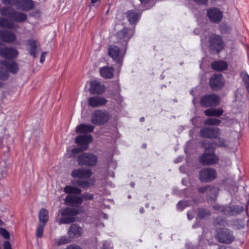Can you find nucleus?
Masks as SVG:
<instances>
[{
  "mask_svg": "<svg viewBox=\"0 0 249 249\" xmlns=\"http://www.w3.org/2000/svg\"><path fill=\"white\" fill-rule=\"evenodd\" d=\"M134 185H135V184H134V183H131V186L132 187H133L134 186Z\"/></svg>",
  "mask_w": 249,
  "mask_h": 249,
  "instance_id": "680f3d73",
  "label": "nucleus"
},
{
  "mask_svg": "<svg viewBox=\"0 0 249 249\" xmlns=\"http://www.w3.org/2000/svg\"><path fill=\"white\" fill-rule=\"evenodd\" d=\"M223 113V110L220 108L208 109L205 111V114L208 116L218 117Z\"/></svg>",
  "mask_w": 249,
  "mask_h": 249,
  "instance_id": "cd10ccee",
  "label": "nucleus"
},
{
  "mask_svg": "<svg viewBox=\"0 0 249 249\" xmlns=\"http://www.w3.org/2000/svg\"><path fill=\"white\" fill-rule=\"evenodd\" d=\"M28 46V51L30 54L34 57L37 56V53L40 51V44L39 42L34 39H31L27 41Z\"/></svg>",
  "mask_w": 249,
  "mask_h": 249,
  "instance_id": "a211bd4d",
  "label": "nucleus"
},
{
  "mask_svg": "<svg viewBox=\"0 0 249 249\" xmlns=\"http://www.w3.org/2000/svg\"><path fill=\"white\" fill-rule=\"evenodd\" d=\"M216 177V171L212 168L202 169L199 173V179L202 182H208L213 180Z\"/></svg>",
  "mask_w": 249,
  "mask_h": 249,
  "instance_id": "9d476101",
  "label": "nucleus"
},
{
  "mask_svg": "<svg viewBox=\"0 0 249 249\" xmlns=\"http://www.w3.org/2000/svg\"><path fill=\"white\" fill-rule=\"evenodd\" d=\"M184 182H185V179H182V183H184Z\"/></svg>",
  "mask_w": 249,
  "mask_h": 249,
  "instance_id": "69168bd1",
  "label": "nucleus"
},
{
  "mask_svg": "<svg viewBox=\"0 0 249 249\" xmlns=\"http://www.w3.org/2000/svg\"><path fill=\"white\" fill-rule=\"evenodd\" d=\"M105 90V87L98 80H93L90 82L89 91L91 94H101Z\"/></svg>",
  "mask_w": 249,
  "mask_h": 249,
  "instance_id": "dca6fc26",
  "label": "nucleus"
},
{
  "mask_svg": "<svg viewBox=\"0 0 249 249\" xmlns=\"http://www.w3.org/2000/svg\"><path fill=\"white\" fill-rule=\"evenodd\" d=\"M107 102L106 98L101 96H94L89 98L88 104L89 106L96 107L104 106Z\"/></svg>",
  "mask_w": 249,
  "mask_h": 249,
  "instance_id": "4be33fe9",
  "label": "nucleus"
},
{
  "mask_svg": "<svg viewBox=\"0 0 249 249\" xmlns=\"http://www.w3.org/2000/svg\"><path fill=\"white\" fill-rule=\"evenodd\" d=\"M4 249H12L11 246L9 242L5 241L4 242Z\"/></svg>",
  "mask_w": 249,
  "mask_h": 249,
  "instance_id": "09e8293b",
  "label": "nucleus"
},
{
  "mask_svg": "<svg viewBox=\"0 0 249 249\" xmlns=\"http://www.w3.org/2000/svg\"><path fill=\"white\" fill-rule=\"evenodd\" d=\"M70 242V239L67 236H61L55 240V244L57 246H61L67 244Z\"/></svg>",
  "mask_w": 249,
  "mask_h": 249,
  "instance_id": "473e14b6",
  "label": "nucleus"
},
{
  "mask_svg": "<svg viewBox=\"0 0 249 249\" xmlns=\"http://www.w3.org/2000/svg\"><path fill=\"white\" fill-rule=\"evenodd\" d=\"M217 141V142H216L215 145L218 146L228 147L229 145V142L223 139L219 138Z\"/></svg>",
  "mask_w": 249,
  "mask_h": 249,
  "instance_id": "c9c22d12",
  "label": "nucleus"
},
{
  "mask_svg": "<svg viewBox=\"0 0 249 249\" xmlns=\"http://www.w3.org/2000/svg\"><path fill=\"white\" fill-rule=\"evenodd\" d=\"M221 121L215 118H209L205 121V124L208 125H216L220 124Z\"/></svg>",
  "mask_w": 249,
  "mask_h": 249,
  "instance_id": "f704fd0d",
  "label": "nucleus"
},
{
  "mask_svg": "<svg viewBox=\"0 0 249 249\" xmlns=\"http://www.w3.org/2000/svg\"><path fill=\"white\" fill-rule=\"evenodd\" d=\"M78 161L80 165H87L92 166L96 164L97 158L93 154L85 153L78 157Z\"/></svg>",
  "mask_w": 249,
  "mask_h": 249,
  "instance_id": "9b49d317",
  "label": "nucleus"
},
{
  "mask_svg": "<svg viewBox=\"0 0 249 249\" xmlns=\"http://www.w3.org/2000/svg\"><path fill=\"white\" fill-rule=\"evenodd\" d=\"M198 191L200 193L206 192L207 193H208L209 192H211V194H213V196H215V194L214 193H216L217 188L208 186L200 188Z\"/></svg>",
  "mask_w": 249,
  "mask_h": 249,
  "instance_id": "2f4dec72",
  "label": "nucleus"
},
{
  "mask_svg": "<svg viewBox=\"0 0 249 249\" xmlns=\"http://www.w3.org/2000/svg\"><path fill=\"white\" fill-rule=\"evenodd\" d=\"M210 48L217 53L220 52L224 47V44L220 36L212 35L209 38Z\"/></svg>",
  "mask_w": 249,
  "mask_h": 249,
  "instance_id": "1a4fd4ad",
  "label": "nucleus"
},
{
  "mask_svg": "<svg viewBox=\"0 0 249 249\" xmlns=\"http://www.w3.org/2000/svg\"><path fill=\"white\" fill-rule=\"evenodd\" d=\"M207 15L213 22H218L222 18V12L218 8H210L207 11Z\"/></svg>",
  "mask_w": 249,
  "mask_h": 249,
  "instance_id": "2eb2a0df",
  "label": "nucleus"
},
{
  "mask_svg": "<svg viewBox=\"0 0 249 249\" xmlns=\"http://www.w3.org/2000/svg\"><path fill=\"white\" fill-rule=\"evenodd\" d=\"M219 103V98L215 94L203 96L201 99V104L204 107L216 106Z\"/></svg>",
  "mask_w": 249,
  "mask_h": 249,
  "instance_id": "f8f14e48",
  "label": "nucleus"
},
{
  "mask_svg": "<svg viewBox=\"0 0 249 249\" xmlns=\"http://www.w3.org/2000/svg\"><path fill=\"white\" fill-rule=\"evenodd\" d=\"M194 0L196 2H198L199 3H201V4L206 3L208 1V0Z\"/></svg>",
  "mask_w": 249,
  "mask_h": 249,
  "instance_id": "864d4df0",
  "label": "nucleus"
},
{
  "mask_svg": "<svg viewBox=\"0 0 249 249\" xmlns=\"http://www.w3.org/2000/svg\"><path fill=\"white\" fill-rule=\"evenodd\" d=\"M47 53L46 52H43L41 53L40 59V63H43L45 61L46 55Z\"/></svg>",
  "mask_w": 249,
  "mask_h": 249,
  "instance_id": "de8ad7c7",
  "label": "nucleus"
},
{
  "mask_svg": "<svg viewBox=\"0 0 249 249\" xmlns=\"http://www.w3.org/2000/svg\"><path fill=\"white\" fill-rule=\"evenodd\" d=\"M0 234L5 239L9 238V233L4 228H0Z\"/></svg>",
  "mask_w": 249,
  "mask_h": 249,
  "instance_id": "79ce46f5",
  "label": "nucleus"
},
{
  "mask_svg": "<svg viewBox=\"0 0 249 249\" xmlns=\"http://www.w3.org/2000/svg\"><path fill=\"white\" fill-rule=\"evenodd\" d=\"M0 13L2 16H7L6 18H0V27L10 29H17L19 26L15 22L21 23L27 19L25 14L15 10L10 12L7 8L0 9Z\"/></svg>",
  "mask_w": 249,
  "mask_h": 249,
  "instance_id": "f03ea898",
  "label": "nucleus"
},
{
  "mask_svg": "<svg viewBox=\"0 0 249 249\" xmlns=\"http://www.w3.org/2000/svg\"><path fill=\"white\" fill-rule=\"evenodd\" d=\"M189 204H187L185 201H180L177 204V209L179 210L182 211L186 207L188 206Z\"/></svg>",
  "mask_w": 249,
  "mask_h": 249,
  "instance_id": "58836bf2",
  "label": "nucleus"
},
{
  "mask_svg": "<svg viewBox=\"0 0 249 249\" xmlns=\"http://www.w3.org/2000/svg\"><path fill=\"white\" fill-rule=\"evenodd\" d=\"M224 85V81L221 74L213 75L210 81V85L213 90L221 89Z\"/></svg>",
  "mask_w": 249,
  "mask_h": 249,
  "instance_id": "4468645a",
  "label": "nucleus"
},
{
  "mask_svg": "<svg viewBox=\"0 0 249 249\" xmlns=\"http://www.w3.org/2000/svg\"><path fill=\"white\" fill-rule=\"evenodd\" d=\"M110 119L107 112L101 110H96L92 114L91 122L95 125H101L107 122Z\"/></svg>",
  "mask_w": 249,
  "mask_h": 249,
  "instance_id": "6e6552de",
  "label": "nucleus"
},
{
  "mask_svg": "<svg viewBox=\"0 0 249 249\" xmlns=\"http://www.w3.org/2000/svg\"><path fill=\"white\" fill-rule=\"evenodd\" d=\"M82 198L83 200H91L93 198V195L91 194L86 193L83 194Z\"/></svg>",
  "mask_w": 249,
  "mask_h": 249,
  "instance_id": "37998d69",
  "label": "nucleus"
},
{
  "mask_svg": "<svg viewBox=\"0 0 249 249\" xmlns=\"http://www.w3.org/2000/svg\"><path fill=\"white\" fill-rule=\"evenodd\" d=\"M101 0H91V3L93 6H97L100 3Z\"/></svg>",
  "mask_w": 249,
  "mask_h": 249,
  "instance_id": "603ef678",
  "label": "nucleus"
},
{
  "mask_svg": "<svg viewBox=\"0 0 249 249\" xmlns=\"http://www.w3.org/2000/svg\"><path fill=\"white\" fill-rule=\"evenodd\" d=\"M39 224L46 225L49 220L48 211L45 209L40 210L38 215Z\"/></svg>",
  "mask_w": 249,
  "mask_h": 249,
  "instance_id": "bb28decb",
  "label": "nucleus"
},
{
  "mask_svg": "<svg viewBox=\"0 0 249 249\" xmlns=\"http://www.w3.org/2000/svg\"><path fill=\"white\" fill-rule=\"evenodd\" d=\"M222 207H220L218 209V210H222Z\"/></svg>",
  "mask_w": 249,
  "mask_h": 249,
  "instance_id": "338daca9",
  "label": "nucleus"
},
{
  "mask_svg": "<svg viewBox=\"0 0 249 249\" xmlns=\"http://www.w3.org/2000/svg\"><path fill=\"white\" fill-rule=\"evenodd\" d=\"M110 176L114 178V174L113 173H112L111 175H110Z\"/></svg>",
  "mask_w": 249,
  "mask_h": 249,
  "instance_id": "052dcab7",
  "label": "nucleus"
},
{
  "mask_svg": "<svg viewBox=\"0 0 249 249\" xmlns=\"http://www.w3.org/2000/svg\"><path fill=\"white\" fill-rule=\"evenodd\" d=\"M64 191L67 194H72L75 195H79L81 193V190L77 187L71 185H67L64 188Z\"/></svg>",
  "mask_w": 249,
  "mask_h": 249,
  "instance_id": "7c9ffc66",
  "label": "nucleus"
},
{
  "mask_svg": "<svg viewBox=\"0 0 249 249\" xmlns=\"http://www.w3.org/2000/svg\"><path fill=\"white\" fill-rule=\"evenodd\" d=\"M16 34L11 31L0 30V39L7 43H11L16 40Z\"/></svg>",
  "mask_w": 249,
  "mask_h": 249,
  "instance_id": "412c9836",
  "label": "nucleus"
},
{
  "mask_svg": "<svg viewBox=\"0 0 249 249\" xmlns=\"http://www.w3.org/2000/svg\"><path fill=\"white\" fill-rule=\"evenodd\" d=\"M112 164H113V168H114V169L115 168V167H116V162H115L114 163V162L112 163Z\"/></svg>",
  "mask_w": 249,
  "mask_h": 249,
  "instance_id": "4d7b16f0",
  "label": "nucleus"
},
{
  "mask_svg": "<svg viewBox=\"0 0 249 249\" xmlns=\"http://www.w3.org/2000/svg\"><path fill=\"white\" fill-rule=\"evenodd\" d=\"M114 69L111 67H104L101 68L100 72L102 77L105 78H111L113 74Z\"/></svg>",
  "mask_w": 249,
  "mask_h": 249,
  "instance_id": "393cba45",
  "label": "nucleus"
},
{
  "mask_svg": "<svg viewBox=\"0 0 249 249\" xmlns=\"http://www.w3.org/2000/svg\"><path fill=\"white\" fill-rule=\"evenodd\" d=\"M193 92H194V90L193 89L191 90V93L194 96Z\"/></svg>",
  "mask_w": 249,
  "mask_h": 249,
  "instance_id": "e2e57ef3",
  "label": "nucleus"
},
{
  "mask_svg": "<svg viewBox=\"0 0 249 249\" xmlns=\"http://www.w3.org/2000/svg\"><path fill=\"white\" fill-rule=\"evenodd\" d=\"M102 249H113L112 244L108 241H105L102 243Z\"/></svg>",
  "mask_w": 249,
  "mask_h": 249,
  "instance_id": "ea45409f",
  "label": "nucleus"
},
{
  "mask_svg": "<svg viewBox=\"0 0 249 249\" xmlns=\"http://www.w3.org/2000/svg\"><path fill=\"white\" fill-rule=\"evenodd\" d=\"M209 214V212L204 209H201L199 211L198 216L200 218L205 217L206 215Z\"/></svg>",
  "mask_w": 249,
  "mask_h": 249,
  "instance_id": "c03bdc74",
  "label": "nucleus"
},
{
  "mask_svg": "<svg viewBox=\"0 0 249 249\" xmlns=\"http://www.w3.org/2000/svg\"><path fill=\"white\" fill-rule=\"evenodd\" d=\"M144 118L143 117H142L140 118L141 122H143V121H144Z\"/></svg>",
  "mask_w": 249,
  "mask_h": 249,
  "instance_id": "bf43d9fd",
  "label": "nucleus"
},
{
  "mask_svg": "<svg viewBox=\"0 0 249 249\" xmlns=\"http://www.w3.org/2000/svg\"><path fill=\"white\" fill-rule=\"evenodd\" d=\"M65 202L68 205L75 206L82 203V197L73 195H68L65 199Z\"/></svg>",
  "mask_w": 249,
  "mask_h": 249,
  "instance_id": "5701e85b",
  "label": "nucleus"
},
{
  "mask_svg": "<svg viewBox=\"0 0 249 249\" xmlns=\"http://www.w3.org/2000/svg\"><path fill=\"white\" fill-rule=\"evenodd\" d=\"M83 229L78 225L73 224L69 229L68 234L70 238L78 237L83 234Z\"/></svg>",
  "mask_w": 249,
  "mask_h": 249,
  "instance_id": "aec40b11",
  "label": "nucleus"
},
{
  "mask_svg": "<svg viewBox=\"0 0 249 249\" xmlns=\"http://www.w3.org/2000/svg\"><path fill=\"white\" fill-rule=\"evenodd\" d=\"M195 215V212L194 210L190 211L188 212L187 216L189 220L192 219Z\"/></svg>",
  "mask_w": 249,
  "mask_h": 249,
  "instance_id": "49530a36",
  "label": "nucleus"
},
{
  "mask_svg": "<svg viewBox=\"0 0 249 249\" xmlns=\"http://www.w3.org/2000/svg\"><path fill=\"white\" fill-rule=\"evenodd\" d=\"M244 225L242 221L239 220L236 221L235 223L234 224L235 228L236 229L243 228L244 227Z\"/></svg>",
  "mask_w": 249,
  "mask_h": 249,
  "instance_id": "a18cd8bd",
  "label": "nucleus"
},
{
  "mask_svg": "<svg viewBox=\"0 0 249 249\" xmlns=\"http://www.w3.org/2000/svg\"><path fill=\"white\" fill-rule=\"evenodd\" d=\"M96 225L97 227H100V226H103V225L101 223L98 224L97 222L96 223Z\"/></svg>",
  "mask_w": 249,
  "mask_h": 249,
  "instance_id": "6e6d98bb",
  "label": "nucleus"
},
{
  "mask_svg": "<svg viewBox=\"0 0 249 249\" xmlns=\"http://www.w3.org/2000/svg\"><path fill=\"white\" fill-rule=\"evenodd\" d=\"M126 17L130 24H135L140 18L141 13L137 10H131L126 13Z\"/></svg>",
  "mask_w": 249,
  "mask_h": 249,
  "instance_id": "b1692460",
  "label": "nucleus"
},
{
  "mask_svg": "<svg viewBox=\"0 0 249 249\" xmlns=\"http://www.w3.org/2000/svg\"><path fill=\"white\" fill-rule=\"evenodd\" d=\"M220 130L217 127L213 128H203L200 131L202 137L216 138L219 134Z\"/></svg>",
  "mask_w": 249,
  "mask_h": 249,
  "instance_id": "6ab92c4d",
  "label": "nucleus"
},
{
  "mask_svg": "<svg viewBox=\"0 0 249 249\" xmlns=\"http://www.w3.org/2000/svg\"><path fill=\"white\" fill-rule=\"evenodd\" d=\"M212 67L215 71H221L227 68V64L224 61H216L212 64Z\"/></svg>",
  "mask_w": 249,
  "mask_h": 249,
  "instance_id": "c85d7f7f",
  "label": "nucleus"
},
{
  "mask_svg": "<svg viewBox=\"0 0 249 249\" xmlns=\"http://www.w3.org/2000/svg\"><path fill=\"white\" fill-rule=\"evenodd\" d=\"M5 164L4 162L0 163V165L3 167V168L0 170V179L5 177L6 176V168L5 167Z\"/></svg>",
  "mask_w": 249,
  "mask_h": 249,
  "instance_id": "a19ab883",
  "label": "nucleus"
},
{
  "mask_svg": "<svg viewBox=\"0 0 249 249\" xmlns=\"http://www.w3.org/2000/svg\"><path fill=\"white\" fill-rule=\"evenodd\" d=\"M92 137L90 135L78 136L75 139V142L81 146V150H86L89 147V143L91 142Z\"/></svg>",
  "mask_w": 249,
  "mask_h": 249,
  "instance_id": "ddd939ff",
  "label": "nucleus"
},
{
  "mask_svg": "<svg viewBox=\"0 0 249 249\" xmlns=\"http://www.w3.org/2000/svg\"><path fill=\"white\" fill-rule=\"evenodd\" d=\"M134 34L132 29L124 28L117 34L118 42L122 44L121 48L115 45H111L108 49V53L110 57L120 66L123 63V60L126 53L127 42Z\"/></svg>",
  "mask_w": 249,
  "mask_h": 249,
  "instance_id": "f257e3e1",
  "label": "nucleus"
},
{
  "mask_svg": "<svg viewBox=\"0 0 249 249\" xmlns=\"http://www.w3.org/2000/svg\"><path fill=\"white\" fill-rule=\"evenodd\" d=\"M66 249H81L80 247L76 245H71Z\"/></svg>",
  "mask_w": 249,
  "mask_h": 249,
  "instance_id": "8fccbe9b",
  "label": "nucleus"
},
{
  "mask_svg": "<svg viewBox=\"0 0 249 249\" xmlns=\"http://www.w3.org/2000/svg\"><path fill=\"white\" fill-rule=\"evenodd\" d=\"M0 79H6L8 77V71L15 73L18 71L17 64L14 61L7 63L6 61L0 62Z\"/></svg>",
  "mask_w": 249,
  "mask_h": 249,
  "instance_id": "0eeeda50",
  "label": "nucleus"
},
{
  "mask_svg": "<svg viewBox=\"0 0 249 249\" xmlns=\"http://www.w3.org/2000/svg\"><path fill=\"white\" fill-rule=\"evenodd\" d=\"M100 217L103 218L104 219H107L108 216H107V215L105 213H102V214H101Z\"/></svg>",
  "mask_w": 249,
  "mask_h": 249,
  "instance_id": "5fc2aeb1",
  "label": "nucleus"
},
{
  "mask_svg": "<svg viewBox=\"0 0 249 249\" xmlns=\"http://www.w3.org/2000/svg\"><path fill=\"white\" fill-rule=\"evenodd\" d=\"M91 174V169L81 168L73 170L71 175L74 178L86 179L89 178Z\"/></svg>",
  "mask_w": 249,
  "mask_h": 249,
  "instance_id": "f3484780",
  "label": "nucleus"
},
{
  "mask_svg": "<svg viewBox=\"0 0 249 249\" xmlns=\"http://www.w3.org/2000/svg\"><path fill=\"white\" fill-rule=\"evenodd\" d=\"M225 222H215V226L217 228L215 238L220 243L224 244H230L235 239L232 232L229 229L220 227L221 226H224Z\"/></svg>",
  "mask_w": 249,
  "mask_h": 249,
  "instance_id": "7ed1b4c3",
  "label": "nucleus"
},
{
  "mask_svg": "<svg viewBox=\"0 0 249 249\" xmlns=\"http://www.w3.org/2000/svg\"><path fill=\"white\" fill-rule=\"evenodd\" d=\"M73 152H75L76 151V149H73Z\"/></svg>",
  "mask_w": 249,
  "mask_h": 249,
  "instance_id": "0e129e2a",
  "label": "nucleus"
},
{
  "mask_svg": "<svg viewBox=\"0 0 249 249\" xmlns=\"http://www.w3.org/2000/svg\"><path fill=\"white\" fill-rule=\"evenodd\" d=\"M95 179L94 178H89V180L84 181H79L77 182L78 185L83 188H88L94 184Z\"/></svg>",
  "mask_w": 249,
  "mask_h": 249,
  "instance_id": "c756f323",
  "label": "nucleus"
},
{
  "mask_svg": "<svg viewBox=\"0 0 249 249\" xmlns=\"http://www.w3.org/2000/svg\"><path fill=\"white\" fill-rule=\"evenodd\" d=\"M141 2V3L143 4H145L146 3H150L152 4V5H153V0H140Z\"/></svg>",
  "mask_w": 249,
  "mask_h": 249,
  "instance_id": "3c124183",
  "label": "nucleus"
},
{
  "mask_svg": "<svg viewBox=\"0 0 249 249\" xmlns=\"http://www.w3.org/2000/svg\"><path fill=\"white\" fill-rule=\"evenodd\" d=\"M46 225H43L42 224H39L37 229L36 232V235L37 237H41L42 236L43 229Z\"/></svg>",
  "mask_w": 249,
  "mask_h": 249,
  "instance_id": "e433bc0d",
  "label": "nucleus"
},
{
  "mask_svg": "<svg viewBox=\"0 0 249 249\" xmlns=\"http://www.w3.org/2000/svg\"><path fill=\"white\" fill-rule=\"evenodd\" d=\"M203 146L206 149V151L200 157V162L205 165H213L216 163L218 161V158L214 153V147L213 144L207 146L204 143Z\"/></svg>",
  "mask_w": 249,
  "mask_h": 249,
  "instance_id": "20e7f679",
  "label": "nucleus"
},
{
  "mask_svg": "<svg viewBox=\"0 0 249 249\" xmlns=\"http://www.w3.org/2000/svg\"><path fill=\"white\" fill-rule=\"evenodd\" d=\"M241 77L246 84L247 89L249 91V76L246 73H242Z\"/></svg>",
  "mask_w": 249,
  "mask_h": 249,
  "instance_id": "4c0bfd02",
  "label": "nucleus"
},
{
  "mask_svg": "<svg viewBox=\"0 0 249 249\" xmlns=\"http://www.w3.org/2000/svg\"><path fill=\"white\" fill-rule=\"evenodd\" d=\"M82 212L81 208H66L60 211L63 217L60 219L61 224L70 223L74 221V216Z\"/></svg>",
  "mask_w": 249,
  "mask_h": 249,
  "instance_id": "423d86ee",
  "label": "nucleus"
},
{
  "mask_svg": "<svg viewBox=\"0 0 249 249\" xmlns=\"http://www.w3.org/2000/svg\"><path fill=\"white\" fill-rule=\"evenodd\" d=\"M143 210H144V209L142 208L140 209V211L141 213H142L143 212Z\"/></svg>",
  "mask_w": 249,
  "mask_h": 249,
  "instance_id": "13d9d810",
  "label": "nucleus"
},
{
  "mask_svg": "<svg viewBox=\"0 0 249 249\" xmlns=\"http://www.w3.org/2000/svg\"><path fill=\"white\" fill-rule=\"evenodd\" d=\"M4 5H14L17 9L28 11L33 8L35 4L32 0H2Z\"/></svg>",
  "mask_w": 249,
  "mask_h": 249,
  "instance_id": "39448f33",
  "label": "nucleus"
},
{
  "mask_svg": "<svg viewBox=\"0 0 249 249\" xmlns=\"http://www.w3.org/2000/svg\"><path fill=\"white\" fill-rule=\"evenodd\" d=\"M99 200L100 201V202L101 201H102V198L100 199Z\"/></svg>",
  "mask_w": 249,
  "mask_h": 249,
  "instance_id": "774afa93",
  "label": "nucleus"
},
{
  "mask_svg": "<svg viewBox=\"0 0 249 249\" xmlns=\"http://www.w3.org/2000/svg\"><path fill=\"white\" fill-rule=\"evenodd\" d=\"M115 88L116 89L117 92L116 94H113L111 96V97L114 100H116L118 102H121L123 100L122 97L119 94L120 87L118 84H116L115 86Z\"/></svg>",
  "mask_w": 249,
  "mask_h": 249,
  "instance_id": "72a5a7b5",
  "label": "nucleus"
},
{
  "mask_svg": "<svg viewBox=\"0 0 249 249\" xmlns=\"http://www.w3.org/2000/svg\"><path fill=\"white\" fill-rule=\"evenodd\" d=\"M94 129V127L90 124H81L76 127L77 133H88L92 132Z\"/></svg>",
  "mask_w": 249,
  "mask_h": 249,
  "instance_id": "a878e982",
  "label": "nucleus"
}]
</instances>
